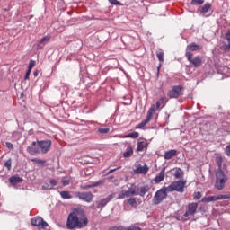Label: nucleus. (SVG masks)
<instances>
[{
	"label": "nucleus",
	"mask_w": 230,
	"mask_h": 230,
	"mask_svg": "<svg viewBox=\"0 0 230 230\" xmlns=\"http://www.w3.org/2000/svg\"><path fill=\"white\" fill-rule=\"evenodd\" d=\"M89 224V219L85 215V211L82 208L74 209L67 217L66 227L67 229H82L83 227H87Z\"/></svg>",
	"instance_id": "1"
},
{
	"label": "nucleus",
	"mask_w": 230,
	"mask_h": 230,
	"mask_svg": "<svg viewBox=\"0 0 230 230\" xmlns=\"http://www.w3.org/2000/svg\"><path fill=\"white\" fill-rule=\"evenodd\" d=\"M227 181H229V178H227V175L224 173L223 170L216 171V181L214 185L216 190L222 191V190L226 188V184L227 183Z\"/></svg>",
	"instance_id": "2"
},
{
	"label": "nucleus",
	"mask_w": 230,
	"mask_h": 230,
	"mask_svg": "<svg viewBox=\"0 0 230 230\" xmlns=\"http://www.w3.org/2000/svg\"><path fill=\"white\" fill-rule=\"evenodd\" d=\"M186 180H179L176 181H172L168 187V192L172 193L173 191H177L178 193H184V188H186Z\"/></svg>",
	"instance_id": "3"
},
{
	"label": "nucleus",
	"mask_w": 230,
	"mask_h": 230,
	"mask_svg": "<svg viewBox=\"0 0 230 230\" xmlns=\"http://www.w3.org/2000/svg\"><path fill=\"white\" fill-rule=\"evenodd\" d=\"M168 197V187H163L162 189L158 190L154 198H153V204L157 206L162 203L164 199Z\"/></svg>",
	"instance_id": "4"
},
{
	"label": "nucleus",
	"mask_w": 230,
	"mask_h": 230,
	"mask_svg": "<svg viewBox=\"0 0 230 230\" xmlns=\"http://www.w3.org/2000/svg\"><path fill=\"white\" fill-rule=\"evenodd\" d=\"M182 91H184V87H182L181 85H174L172 87L171 90L168 91L167 96L171 99L177 100V98L184 94Z\"/></svg>",
	"instance_id": "5"
},
{
	"label": "nucleus",
	"mask_w": 230,
	"mask_h": 230,
	"mask_svg": "<svg viewBox=\"0 0 230 230\" xmlns=\"http://www.w3.org/2000/svg\"><path fill=\"white\" fill-rule=\"evenodd\" d=\"M185 57L190 64H192L193 67H200L202 66V57L196 56L193 58V53L191 52H186Z\"/></svg>",
	"instance_id": "6"
},
{
	"label": "nucleus",
	"mask_w": 230,
	"mask_h": 230,
	"mask_svg": "<svg viewBox=\"0 0 230 230\" xmlns=\"http://www.w3.org/2000/svg\"><path fill=\"white\" fill-rule=\"evenodd\" d=\"M155 112V105H152L147 111L146 118L138 125H137L135 128H143V127H146V125H148Z\"/></svg>",
	"instance_id": "7"
},
{
	"label": "nucleus",
	"mask_w": 230,
	"mask_h": 230,
	"mask_svg": "<svg viewBox=\"0 0 230 230\" xmlns=\"http://www.w3.org/2000/svg\"><path fill=\"white\" fill-rule=\"evenodd\" d=\"M227 199H230V194H219L217 196L204 197L202 198L201 202H216V200H226Z\"/></svg>",
	"instance_id": "8"
},
{
	"label": "nucleus",
	"mask_w": 230,
	"mask_h": 230,
	"mask_svg": "<svg viewBox=\"0 0 230 230\" xmlns=\"http://www.w3.org/2000/svg\"><path fill=\"white\" fill-rule=\"evenodd\" d=\"M31 226L34 227H39V229H46L48 226V222L44 221L41 217H35L31 219Z\"/></svg>",
	"instance_id": "9"
},
{
	"label": "nucleus",
	"mask_w": 230,
	"mask_h": 230,
	"mask_svg": "<svg viewBox=\"0 0 230 230\" xmlns=\"http://www.w3.org/2000/svg\"><path fill=\"white\" fill-rule=\"evenodd\" d=\"M37 143L42 154H48L51 150V140H37Z\"/></svg>",
	"instance_id": "10"
},
{
	"label": "nucleus",
	"mask_w": 230,
	"mask_h": 230,
	"mask_svg": "<svg viewBox=\"0 0 230 230\" xmlns=\"http://www.w3.org/2000/svg\"><path fill=\"white\" fill-rule=\"evenodd\" d=\"M75 197L88 203L93 202V199H94V195L92 192H75Z\"/></svg>",
	"instance_id": "11"
},
{
	"label": "nucleus",
	"mask_w": 230,
	"mask_h": 230,
	"mask_svg": "<svg viewBox=\"0 0 230 230\" xmlns=\"http://www.w3.org/2000/svg\"><path fill=\"white\" fill-rule=\"evenodd\" d=\"M27 152L28 154H31V155H37L40 154V148L39 147V143L32 142L31 146H27Z\"/></svg>",
	"instance_id": "12"
},
{
	"label": "nucleus",
	"mask_w": 230,
	"mask_h": 230,
	"mask_svg": "<svg viewBox=\"0 0 230 230\" xmlns=\"http://www.w3.org/2000/svg\"><path fill=\"white\" fill-rule=\"evenodd\" d=\"M115 197H116V192L110 194L107 198L102 199L101 201L98 202L97 208L102 209V208H105L107 203L111 202V200H112V199H114Z\"/></svg>",
	"instance_id": "13"
},
{
	"label": "nucleus",
	"mask_w": 230,
	"mask_h": 230,
	"mask_svg": "<svg viewBox=\"0 0 230 230\" xmlns=\"http://www.w3.org/2000/svg\"><path fill=\"white\" fill-rule=\"evenodd\" d=\"M22 181V178H21L19 175H13L9 178V182L12 186H17V184H21Z\"/></svg>",
	"instance_id": "14"
},
{
	"label": "nucleus",
	"mask_w": 230,
	"mask_h": 230,
	"mask_svg": "<svg viewBox=\"0 0 230 230\" xmlns=\"http://www.w3.org/2000/svg\"><path fill=\"white\" fill-rule=\"evenodd\" d=\"M187 53H190V51H201L202 45H197L196 43H190L187 45Z\"/></svg>",
	"instance_id": "15"
},
{
	"label": "nucleus",
	"mask_w": 230,
	"mask_h": 230,
	"mask_svg": "<svg viewBox=\"0 0 230 230\" xmlns=\"http://www.w3.org/2000/svg\"><path fill=\"white\" fill-rule=\"evenodd\" d=\"M166 103H168V98H166V96L161 97L159 101L156 102V109H163L166 106Z\"/></svg>",
	"instance_id": "16"
},
{
	"label": "nucleus",
	"mask_w": 230,
	"mask_h": 230,
	"mask_svg": "<svg viewBox=\"0 0 230 230\" xmlns=\"http://www.w3.org/2000/svg\"><path fill=\"white\" fill-rule=\"evenodd\" d=\"M175 155H177V150L171 149L164 154V159L168 161L170 159H172V157H175Z\"/></svg>",
	"instance_id": "17"
},
{
	"label": "nucleus",
	"mask_w": 230,
	"mask_h": 230,
	"mask_svg": "<svg viewBox=\"0 0 230 230\" xmlns=\"http://www.w3.org/2000/svg\"><path fill=\"white\" fill-rule=\"evenodd\" d=\"M129 197H135L139 195V187L133 185L128 190Z\"/></svg>",
	"instance_id": "18"
},
{
	"label": "nucleus",
	"mask_w": 230,
	"mask_h": 230,
	"mask_svg": "<svg viewBox=\"0 0 230 230\" xmlns=\"http://www.w3.org/2000/svg\"><path fill=\"white\" fill-rule=\"evenodd\" d=\"M165 168L164 167L162 170H161V172H159V174L158 175H156L155 176V182L156 183V184H159V182H163V181H164V172H165Z\"/></svg>",
	"instance_id": "19"
},
{
	"label": "nucleus",
	"mask_w": 230,
	"mask_h": 230,
	"mask_svg": "<svg viewBox=\"0 0 230 230\" xmlns=\"http://www.w3.org/2000/svg\"><path fill=\"white\" fill-rule=\"evenodd\" d=\"M50 39L51 38L49 36L43 37L37 45L38 49H42V48H44V46H46V44H48V42H49Z\"/></svg>",
	"instance_id": "20"
},
{
	"label": "nucleus",
	"mask_w": 230,
	"mask_h": 230,
	"mask_svg": "<svg viewBox=\"0 0 230 230\" xmlns=\"http://www.w3.org/2000/svg\"><path fill=\"white\" fill-rule=\"evenodd\" d=\"M225 39L227 40V44L223 45V49L225 51H229L230 50V29L225 34Z\"/></svg>",
	"instance_id": "21"
},
{
	"label": "nucleus",
	"mask_w": 230,
	"mask_h": 230,
	"mask_svg": "<svg viewBox=\"0 0 230 230\" xmlns=\"http://www.w3.org/2000/svg\"><path fill=\"white\" fill-rule=\"evenodd\" d=\"M148 165L145 164L144 166L139 165L138 167H137L134 172L135 173H144L146 174L148 173Z\"/></svg>",
	"instance_id": "22"
},
{
	"label": "nucleus",
	"mask_w": 230,
	"mask_h": 230,
	"mask_svg": "<svg viewBox=\"0 0 230 230\" xmlns=\"http://www.w3.org/2000/svg\"><path fill=\"white\" fill-rule=\"evenodd\" d=\"M197 208H199L198 203H190L188 205V211H189L190 215L196 214L197 213Z\"/></svg>",
	"instance_id": "23"
},
{
	"label": "nucleus",
	"mask_w": 230,
	"mask_h": 230,
	"mask_svg": "<svg viewBox=\"0 0 230 230\" xmlns=\"http://www.w3.org/2000/svg\"><path fill=\"white\" fill-rule=\"evenodd\" d=\"M209 10H211V4L207 3L201 7L199 12L201 15H206V13L209 12Z\"/></svg>",
	"instance_id": "24"
},
{
	"label": "nucleus",
	"mask_w": 230,
	"mask_h": 230,
	"mask_svg": "<svg viewBox=\"0 0 230 230\" xmlns=\"http://www.w3.org/2000/svg\"><path fill=\"white\" fill-rule=\"evenodd\" d=\"M150 191V187L148 185L143 186L139 188V194L140 197H143L144 195H146Z\"/></svg>",
	"instance_id": "25"
},
{
	"label": "nucleus",
	"mask_w": 230,
	"mask_h": 230,
	"mask_svg": "<svg viewBox=\"0 0 230 230\" xmlns=\"http://www.w3.org/2000/svg\"><path fill=\"white\" fill-rule=\"evenodd\" d=\"M132 154H134V150L132 149L131 146H128L126 151L123 153V157L125 158L131 157Z\"/></svg>",
	"instance_id": "26"
},
{
	"label": "nucleus",
	"mask_w": 230,
	"mask_h": 230,
	"mask_svg": "<svg viewBox=\"0 0 230 230\" xmlns=\"http://www.w3.org/2000/svg\"><path fill=\"white\" fill-rule=\"evenodd\" d=\"M59 195H60L61 199H73V196H71V192H69L67 190L60 191Z\"/></svg>",
	"instance_id": "27"
},
{
	"label": "nucleus",
	"mask_w": 230,
	"mask_h": 230,
	"mask_svg": "<svg viewBox=\"0 0 230 230\" xmlns=\"http://www.w3.org/2000/svg\"><path fill=\"white\" fill-rule=\"evenodd\" d=\"M146 148V142H138L137 150V152H145V149Z\"/></svg>",
	"instance_id": "28"
},
{
	"label": "nucleus",
	"mask_w": 230,
	"mask_h": 230,
	"mask_svg": "<svg viewBox=\"0 0 230 230\" xmlns=\"http://www.w3.org/2000/svg\"><path fill=\"white\" fill-rule=\"evenodd\" d=\"M127 202L129 206H131V208H137V200L136 198L131 197L127 200Z\"/></svg>",
	"instance_id": "29"
},
{
	"label": "nucleus",
	"mask_w": 230,
	"mask_h": 230,
	"mask_svg": "<svg viewBox=\"0 0 230 230\" xmlns=\"http://www.w3.org/2000/svg\"><path fill=\"white\" fill-rule=\"evenodd\" d=\"M156 57L160 63L164 62V52H163V50L157 51Z\"/></svg>",
	"instance_id": "30"
},
{
	"label": "nucleus",
	"mask_w": 230,
	"mask_h": 230,
	"mask_svg": "<svg viewBox=\"0 0 230 230\" xmlns=\"http://www.w3.org/2000/svg\"><path fill=\"white\" fill-rule=\"evenodd\" d=\"M216 163L218 166L217 170H222V163H224V158H222V156H217L216 157Z\"/></svg>",
	"instance_id": "31"
},
{
	"label": "nucleus",
	"mask_w": 230,
	"mask_h": 230,
	"mask_svg": "<svg viewBox=\"0 0 230 230\" xmlns=\"http://www.w3.org/2000/svg\"><path fill=\"white\" fill-rule=\"evenodd\" d=\"M182 175H184V172H182V170L181 168L176 169L174 172L175 179H181Z\"/></svg>",
	"instance_id": "32"
},
{
	"label": "nucleus",
	"mask_w": 230,
	"mask_h": 230,
	"mask_svg": "<svg viewBox=\"0 0 230 230\" xmlns=\"http://www.w3.org/2000/svg\"><path fill=\"white\" fill-rule=\"evenodd\" d=\"M126 137H130L131 139H137V137H139V132H132V133H128V135H126Z\"/></svg>",
	"instance_id": "33"
},
{
	"label": "nucleus",
	"mask_w": 230,
	"mask_h": 230,
	"mask_svg": "<svg viewBox=\"0 0 230 230\" xmlns=\"http://www.w3.org/2000/svg\"><path fill=\"white\" fill-rule=\"evenodd\" d=\"M31 162L36 163L37 164H40V166H44V164H46V160H40L39 158H32Z\"/></svg>",
	"instance_id": "34"
},
{
	"label": "nucleus",
	"mask_w": 230,
	"mask_h": 230,
	"mask_svg": "<svg viewBox=\"0 0 230 230\" xmlns=\"http://www.w3.org/2000/svg\"><path fill=\"white\" fill-rule=\"evenodd\" d=\"M125 197H130L128 190H122L117 197L118 199H125Z\"/></svg>",
	"instance_id": "35"
},
{
	"label": "nucleus",
	"mask_w": 230,
	"mask_h": 230,
	"mask_svg": "<svg viewBox=\"0 0 230 230\" xmlns=\"http://www.w3.org/2000/svg\"><path fill=\"white\" fill-rule=\"evenodd\" d=\"M205 0H191L190 4L193 6H199L200 4H204Z\"/></svg>",
	"instance_id": "36"
},
{
	"label": "nucleus",
	"mask_w": 230,
	"mask_h": 230,
	"mask_svg": "<svg viewBox=\"0 0 230 230\" xmlns=\"http://www.w3.org/2000/svg\"><path fill=\"white\" fill-rule=\"evenodd\" d=\"M97 186H100V181L94 182L93 184L86 185L83 188V190H89L91 188H97Z\"/></svg>",
	"instance_id": "37"
},
{
	"label": "nucleus",
	"mask_w": 230,
	"mask_h": 230,
	"mask_svg": "<svg viewBox=\"0 0 230 230\" xmlns=\"http://www.w3.org/2000/svg\"><path fill=\"white\" fill-rule=\"evenodd\" d=\"M99 134H109L111 132V128H99L98 129Z\"/></svg>",
	"instance_id": "38"
},
{
	"label": "nucleus",
	"mask_w": 230,
	"mask_h": 230,
	"mask_svg": "<svg viewBox=\"0 0 230 230\" xmlns=\"http://www.w3.org/2000/svg\"><path fill=\"white\" fill-rule=\"evenodd\" d=\"M5 168L7 170H12V158H9L5 163H4Z\"/></svg>",
	"instance_id": "39"
},
{
	"label": "nucleus",
	"mask_w": 230,
	"mask_h": 230,
	"mask_svg": "<svg viewBox=\"0 0 230 230\" xmlns=\"http://www.w3.org/2000/svg\"><path fill=\"white\" fill-rule=\"evenodd\" d=\"M61 183L63 186H69V184H71V181L70 180H66L65 178H63L61 180Z\"/></svg>",
	"instance_id": "40"
},
{
	"label": "nucleus",
	"mask_w": 230,
	"mask_h": 230,
	"mask_svg": "<svg viewBox=\"0 0 230 230\" xmlns=\"http://www.w3.org/2000/svg\"><path fill=\"white\" fill-rule=\"evenodd\" d=\"M124 230H142L141 227L137 226H130L127 228H124Z\"/></svg>",
	"instance_id": "41"
},
{
	"label": "nucleus",
	"mask_w": 230,
	"mask_h": 230,
	"mask_svg": "<svg viewBox=\"0 0 230 230\" xmlns=\"http://www.w3.org/2000/svg\"><path fill=\"white\" fill-rule=\"evenodd\" d=\"M33 67H35V60H31L29 63L28 71H31V69H33Z\"/></svg>",
	"instance_id": "42"
},
{
	"label": "nucleus",
	"mask_w": 230,
	"mask_h": 230,
	"mask_svg": "<svg viewBox=\"0 0 230 230\" xmlns=\"http://www.w3.org/2000/svg\"><path fill=\"white\" fill-rule=\"evenodd\" d=\"M109 3H111V4H115L116 6H119V4H121L118 0H109Z\"/></svg>",
	"instance_id": "43"
},
{
	"label": "nucleus",
	"mask_w": 230,
	"mask_h": 230,
	"mask_svg": "<svg viewBox=\"0 0 230 230\" xmlns=\"http://www.w3.org/2000/svg\"><path fill=\"white\" fill-rule=\"evenodd\" d=\"M109 230H125V227H123L122 226H113V227L110 228Z\"/></svg>",
	"instance_id": "44"
},
{
	"label": "nucleus",
	"mask_w": 230,
	"mask_h": 230,
	"mask_svg": "<svg viewBox=\"0 0 230 230\" xmlns=\"http://www.w3.org/2000/svg\"><path fill=\"white\" fill-rule=\"evenodd\" d=\"M30 75H31V71L27 70L25 76H24V80H30Z\"/></svg>",
	"instance_id": "45"
},
{
	"label": "nucleus",
	"mask_w": 230,
	"mask_h": 230,
	"mask_svg": "<svg viewBox=\"0 0 230 230\" xmlns=\"http://www.w3.org/2000/svg\"><path fill=\"white\" fill-rule=\"evenodd\" d=\"M225 153L228 157H230V145L226 147Z\"/></svg>",
	"instance_id": "46"
},
{
	"label": "nucleus",
	"mask_w": 230,
	"mask_h": 230,
	"mask_svg": "<svg viewBox=\"0 0 230 230\" xmlns=\"http://www.w3.org/2000/svg\"><path fill=\"white\" fill-rule=\"evenodd\" d=\"M42 190H53V186H50L49 184H46L42 186Z\"/></svg>",
	"instance_id": "47"
},
{
	"label": "nucleus",
	"mask_w": 230,
	"mask_h": 230,
	"mask_svg": "<svg viewBox=\"0 0 230 230\" xmlns=\"http://www.w3.org/2000/svg\"><path fill=\"white\" fill-rule=\"evenodd\" d=\"M202 198V193H200V192H197L196 194H195V196H194V199H196V200H199V199H201Z\"/></svg>",
	"instance_id": "48"
},
{
	"label": "nucleus",
	"mask_w": 230,
	"mask_h": 230,
	"mask_svg": "<svg viewBox=\"0 0 230 230\" xmlns=\"http://www.w3.org/2000/svg\"><path fill=\"white\" fill-rule=\"evenodd\" d=\"M7 148H9V150H13V144L10 143V142H6L5 143Z\"/></svg>",
	"instance_id": "49"
},
{
	"label": "nucleus",
	"mask_w": 230,
	"mask_h": 230,
	"mask_svg": "<svg viewBox=\"0 0 230 230\" xmlns=\"http://www.w3.org/2000/svg\"><path fill=\"white\" fill-rule=\"evenodd\" d=\"M49 184L52 186V188H53V186H57V180L51 179L49 181Z\"/></svg>",
	"instance_id": "50"
},
{
	"label": "nucleus",
	"mask_w": 230,
	"mask_h": 230,
	"mask_svg": "<svg viewBox=\"0 0 230 230\" xmlns=\"http://www.w3.org/2000/svg\"><path fill=\"white\" fill-rule=\"evenodd\" d=\"M119 168H121V167H119L116 169H111L108 173H112L113 172H116V170H119Z\"/></svg>",
	"instance_id": "51"
},
{
	"label": "nucleus",
	"mask_w": 230,
	"mask_h": 230,
	"mask_svg": "<svg viewBox=\"0 0 230 230\" xmlns=\"http://www.w3.org/2000/svg\"><path fill=\"white\" fill-rule=\"evenodd\" d=\"M33 75H34L35 77L39 76V70H35V71L33 72Z\"/></svg>",
	"instance_id": "52"
},
{
	"label": "nucleus",
	"mask_w": 230,
	"mask_h": 230,
	"mask_svg": "<svg viewBox=\"0 0 230 230\" xmlns=\"http://www.w3.org/2000/svg\"><path fill=\"white\" fill-rule=\"evenodd\" d=\"M190 215L191 214H190V211L188 210L187 212L184 213L183 217H190Z\"/></svg>",
	"instance_id": "53"
},
{
	"label": "nucleus",
	"mask_w": 230,
	"mask_h": 230,
	"mask_svg": "<svg viewBox=\"0 0 230 230\" xmlns=\"http://www.w3.org/2000/svg\"><path fill=\"white\" fill-rule=\"evenodd\" d=\"M161 69V64H159V66L157 67V70L159 71Z\"/></svg>",
	"instance_id": "54"
},
{
	"label": "nucleus",
	"mask_w": 230,
	"mask_h": 230,
	"mask_svg": "<svg viewBox=\"0 0 230 230\" xmlns=\"http://www.w3.org/2000/svg\"><path fill=\"white\" fill-rule=\"evenodd\" d=\"M223 168H226V164L223 165Z\"/></svg>",
	"instance_id": "55"
}]
</instances>
